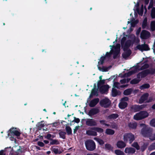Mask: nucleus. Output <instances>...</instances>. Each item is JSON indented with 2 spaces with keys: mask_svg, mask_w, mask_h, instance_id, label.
I'll list each match as a JSON object with an SVG mask.
<instances>
[{
  "mask_svg": "<svg viewBox=\"0 0 155 155\" xmlns=\"http://www.w3.org/2000/svg\"><path fill=\"white\" fill-rule=\"evenodd\" d=\"M140 80L134 78L130 81V83L131 84H138L140 81Z\"/></svg>",
  "mask_w": 155,
  "mask_h": 155,
  "instance_id": "nucleus-33",
  "label": "nucleus"
},
{
  "mask_svg": "<svg viewBox=\"0 0 155 155\" xmlns=\"http://www.w3.org/2000/svg\"><path fill=\"white\" fill-rule=\"evenodd\" d=\"M37 144L39 146L41 147H43L44 146V144L42 142L38 141Z\"/></svg>",
  "mask_w": 155,
  "mask_h": 155,
  "instance_id": "nucleus-61",
  "label": "nucleus"
},
{
  "mask_svg": "<svg viewBox=\"0 0 155 155\" xmlns=\"http://www.w3.org/2000/svg\"><path fill=\"white\" fill-rule=\"evenodd\" d=\"M150 35V33L148 31L143 30L140 34V37L142 39H146L149 38Z\"/></svg>",
  "mask_w": 155,
  "mask_h": 155,
  "instance_id": "nucleus-9",
  "label": "nucleus"
},
{
  "mask_svg": "<svg viewBox=\"0 0 155 155\" xmlns=\"http://www.w3.org/2000/svg\"><path fill=\"white\" fill-rule=\"evenodd\" d=\"M150 87L148 83L144 84L140 87V89L141 90H143L145 89L149 88Z\"/></svg>",
  "mask_w": 155,
  "mask_h": 155,
  "instance_id": "nucleus-29",
  "label": "nucleus"
},
{
  "mask_svg": "<svg viewBox=\"0 0 155 155\" xmlns=\"http://www.w3.org/2000/svg\"><path fill=\"white\" fill-rule=\"evenodd\" d=\"M137 11L138 14L141 16L143 15V9H141V11H140L139 8H137Z\"/></svg>",
  "mask_w": 155,
  "mask_h": 155,
  "instance_id": "nucleus-59",
  "label": "nucleus"
},
{
  "mask_svg": "<svg viewBox=\"0 0 155 155\" xmlns=\"http://www.w3.org/2000/svg\"><path fill=\"white\" fill-rule=\"evenodd\" d=\"M96 87V84H94V88L93 89L92 91L91 92V94L90 96V97H91L92 96H94L96 95V96H97L98 95V92H97L98 90L97 89H96L95 87Z\"/></svg>",
  "mask_w": 155,
  "mask_h": 155,
  "instance_id": "nucleus-20",
  "label": "nucleus"
},
{
  "mask_svg": "<svg viewBox=\"0 0 155 155\" xmlns=\"http://www.w3.org/2000/svg\"><path fill=\"white\" fill-rule=\"evenodd\" d=\"M134 42V40H133L132 41L130 40H127L125 43L123 45V47H122L123 51H125L127 50H128V49L131 46V45L133 44Z\"/></svg>",
  "mask_w": 155,
  "mask_h": 155,
  "instance_id": "nucleus-7",
  "label": "nucleus"
},
{
  "mask_svg": "<svg viewBox=\"0 0 155 155\" xmlns=\"http://www.w3.org/2000/svg\"><path fill=\"white\" fill-rule=\"evenodd\" d=\"M51 135L50 134H48L47 135L45 136V137L47 139L51 140L52 139L51 138Z\"/></svg>",
  "mask_w": 155,
  "mask_h": 155,
  "instance_id": "nucleus-54",
  "label": "nucleus"
},
{
  "mask_svg": "<svg viewBox=\"0 0 155 155\" xmlns=\"http://www.w3.org/2000/svg\"><path fill=\"white\" fill-rule=\"evenodd\" d=\"M140 126L143 127L141 130V134L144 137L149 138L152 133L153 132V129L144 124H140Z\"/></svg>",
  "mask_w": 155,
  "mask_h": 155,
  "instance_id": "nucleus-1",
  "label": "nucleus"
},
{
  "mask_svg": "<svg viewBox=\"0 0 155 155\" xmlns=\"http://www.w3.org/2000/svg\"><path fill=\"white\" fill-rule=\"evenodd\" d=\"M105 80H99L97 83V86L98 87H99L101 85H103L105 83Z\"/></svg>",
  "mask_w": 155,
  "mask_h": 155,
  "instance_id": "nucleus-43",
  "label": "nucleus"
},
{
  "mask_svg": "<svg viewBox=\"0 0 155 155\" xmlns=\"http://www.w3.org/2000/svg\"><path fill=\"white\" fill-rule=\"evenodd\" d=\"M147 18H145L143 21L142 24V28L143 29H145L147 26Z\"/></svg>",
  "mask_w": 155,
  "mask_h": 155,
  "instance_id": "nucleus-30",
  "label": "nucleus"
},
{
  "mask_svg": "<svg viewBox=\"0 0 155 155\" xmlns=\"http://www.w3.org/2000/svg\"><path fill=\"white\" fill-rule=\"evenodd\" d=\"M106 120H100L99 121V122L100 123V124H102L103 125H104L107 126H108L109 125V124L105 123V122H106Z\"/></svg>",
  "mask_w": 155,
  "mask_h": 155,
  "instance_id": "nucleus-49",
  "label": "nucleus"
},
{
  "mask_svg": "<svg viewBox=\"0 0 155 155\" xmlns=\"http://www.w3.org/2000/svg\"><path fill=\"white\" fill-rule=\"evenodd\" d=\"M155 101V96H150V97L148 99L147 101L146 102L150 103L152 101Z\"/></svg>",
  "mask_w": 155,
  "mask_h": 155,
  "instance_id": "nucleus-44",
  "label": "nucleus"
},
{
  "mask_svg": "<svg viewBox=\"0 0 155 155\" xmlns=\"http://www.w3.org/2000/svg\"><path fill=\"white\" fill-rule=\"evenodd\" d=\"M105 58V56H102L100 58V61L98 62V64H103L104 63V61Z\"/></svg>",
  "mask_w": 155,
  "mask_h": 155,
  "instance_id": "nucleus-38",
  "label": "nucleus"
},
{
  "mask_svg": "<svg viewBox=\"0 0 155 155\" xmlns=\"http://www.w3.org/2000/svg\"><path fill=\"white\" fill-rule=\"evenodd\" d=\"M59 132L58 133V134L59 136L60 137L63 139H66L65 135L66 134V133L65 132L60 130Z\"/></svg>",
  "mask_w": 155,
  "mask_h": 155,
  "instance_id": "nucleus-24",
  "label": "nucleus"
},
{
  "mask_svg": "<svg viewBox=\"0 0 155 155\" xmlns=\"http://www.w3.org/2000/svg\"><path fill=\"white\" fill-rule=\"evenodd\" d=\"M150 15L152 19L155 18V7L152 8L151 12Z\"/></svg>",
  "mask_w": 155,
  "mask_h": 155,
  "instance_id": "nucleus-34",
  "label": "nucleus"
},
{
  "mask_svg": "<svg viewBox=\"0 0 155 155\" xmlns=\"http://www.w3.org/2000/svg\"><path fill=\"white\" fill-rule=\"evenodd\" d=\"M115 133L114 131L111 129L108 128L106 130L105 133L110 135H113Z\"/></svg>",
  "mask_w": 155,
  "mask_h": 155,
  "instance_id": "nucleus-28",
  "label": "nucleus"
},
{
  "mask_svg": "<svg viewBox=\"0 0 155 155\" xmlns=\"http://www.w3.org/2000/svg\"><path fill=\"white\" fill-rule=\"evenodd\" d=\"M149 71L147 69L143 71H142L140 72L141 74V78H144L146 77L148 74H149Z\"/></svg>",
  "mask_w": 155,
  "mask_h": 155,
  "instance_id": "nucleus-23",
  "label": "nucleus"
},
{
  "mask_svg": "<svg viewBox=\"0 0 155 155\" xmlns=\"http://www.w3.org/2000/svg\"><path fill=\"white\" fill-rule=\"evenodd\" d=\"M124 152L126 153L133 154L135 153V150L134 148L131 147H127L125 149Z\"/></svg>",
  "mask_w": 155,
  "mask_h": 155,
  "instance_id": "nucleus-16",
  "label": "nucleus"
},
{
  "mask_svg": "<svg viewBox=\"0 0 155 155\" xmlns=\"http://www.w3.org/2000/svg\"><path fill=\"white\" fill-rule=\"evenodd\" d=\"M87 125L90 127L96 126L97 124V121L93 119H87L86 121Z\"/></svg>",
  "mask_w": 155,
  "mask_h": 155,
  "instance_id": "nucleus-8",
  "label": "nucleus"
},
{
  "mask_svg": "<svg viewBox=\"0 0 155 155\" xmlns=\"http://www.w3.org/2000/svg\"><path fill=\"white\" fill-rule=\"evenodd\" d=\"M147 69L149 71V74H155V68H151L150 70Z\"/></svg>",
  "mask_w": 155,
  "mask_h": 155,
  "instance_id": "nucleus-47",
  "label": "nucleus"
},
{
  "mask_svg": "<svg viewBox=\"0 0 155 155\" xmlns=\"http://www.w3.org/2000/svg\"><path fill=\"white\" fill-rule=\"evenodd\" d=\"M98 88H99L100 92L101 93L103 94L108 91L109 88V86L107 84L101 86Z\"/></svg>",
  "mask_w": 155,
  "mask_h": 155,
  "instance_id": "nucleus-12",
  "label": "nucleus"
},
{
  "mask_svg": "<svg viewBox=\"0 0 155 155\" xmlns=\"http://www.w3.org/2000/svg\"><path fill=\"white\" fill-rule=\"evenodd\" d=\"M123 140L125 143H127L128 142L131 144L135 140L134 136L130 132L126 133L124 135Z\"/></svg>",
  "mask_w": 155,
  "mask_h": 155,
  "instance_id": "nucleus-2",
  "label": "nucleus"
},
{
  "mask_svg": "<svg viewBox=\"0 0 155 155\" xmlns=\"http://www.w3.org/2000/svg\"><path fill=\"white\" fill-rule=\"evenodd\" d=\"M126 40V38L125 37H123L121 39V44L122 47H123V45L124 43Z\"/></svg>",
  "mask_w": 155,
  "mask_h": 155,
  "instance_id": "nucleus-53",
  "label": "nucleus"
},
{
  "mask_svg": "<svg viewBox=\"0 0 155 155\" xmlns=\"http://www.w3.org/2000/svg\"><path fill=\"white\" fill-rule=\"evenodd\" d=\"M148 115L149 114L146 111H142L136 114L134 116V118L137 120H141L147 117Z\"/></svg>",
  "mask_w": 155,
  "mask_h": 155,
  "instance_id": "nucleus-3",
  "label": "nucleus"
},
{
  "mask_svg": "<svg viewBox=\"0 0 155 155\" xmlns=\"http://www.w3.org/2000/svg\"><path fill=\"white\" fill-rule=\"evenodd\" d=\"M105 148L106 149L110 150L113 149V147L109 144L106 143L105 144Z\"/></svg>",
  "mask_w": 155,
  "mask_h": 155,
  "instance_id": "nucleus-45",
  "label": "nucleus"
},
{
  "mask_svg": "<svg viewBox=\"0 0 155 155\" xmlns=\"http://www.w3.org/2000/svg\"><path fill=\"white\" fill-rule=\"evenodd\" d=\"M124 141L122 140H119L117 143V147L120 148H122L126 146V143Z\"/></svg>",
  "mask_w": 155,
  "mask_h": 155,
  "instance_id": "nucleus-14",
  "label": "nucleus"
},
{
  "mask_svg": "<svg viewBox=\"0 0 155 155\" xmlns=\"http://www.w3.org/2000/svg\"><path fill=\"white\" fill-rule=\"evenodd\" d=\"M91 129L92 130H94L99 133H102L104 131V130L102 128L99 127H92Z\"/></svg>",
  "mask_w": 155,
  "mask_h": 155,
  "instance_id": "nucleus-26",
  "label": "nucleus"
},
{
  "mask_svg": "<svg viewBox=\"0 0 155 155\" xmlns=\"http://www.w3.org/2000/svg\"><path fill=\"white\" fill-rule=\"evenodd\" d=\"M129 100V98L128 97H125L122 98L121 99V101H127Z\"/></svg>",
  "mask_w": 155,
  "mask_h": 155,
  "instance_id": "nucleus-60",
  "label": "nucleus"
},
{
  "mask_svg": "<svg viewBox=\"0 0 155 155\" xmlns=\"http://www.w3.org/2000/svg\"><path fill=\"white\" fill-rule=\"evenodd\" d=\"M119 116L117 114H112L107 117V118L108 119H116Z\"/></svg>",
  "mask_w": 155,
  "mask_h": 155,
  "instance_id": "nucleus-25",
  "label": "nucleus"
},
{
  "mask_svg": "<svg viewBox=\"0 0 155 155\" xmlns=\"http://www.w3.org/2000/svg\"><path fill=\"white\" fill-rule=\"evenodd\" d=\"M43 122V121L38 123L37 126V128L38 130H41L42 128L45 127L44 124L42 123Z\"/></svg>",
  "mask_w": 155,
  "mask_h": 155,
  "instance_id": "nucleus-40",
  "label": "nucleus"
},
{
  "mask_svg": "<svg viewBox=\"0 0 155 155\" xmlns=\"http://www.w3.org/2000/svg\"><path fill=\"white\" fill-rule=\"evenodd\" d=\"M51 141L50 142V145H58L60 144V142L58 140L53 139L51 140Z\"/></svg>",
  "mask_w": 155,
  "mask_h": 155,
  "instance_id": "nucleus-32",
  "label": "nucleus"
},
{
  "mask_svg": "<svg viewBox=\"0 0 155 155\" xmlns=\"http://www.w3.org/2000/svg\"><path fill=\"white\" fill-rule=\"evenodd\" d=\"M127 105L128 104L127 102L121 101L119 103L118 106L120 108L123 109L126 107Z\"/></svg>",
  "mask_w": 155,
  "mask_h": 155,
  "instance_id": "nucleus-19",
  "label": "nucleus"
},
{
  "mask_svg": "<svg viewBox=\"0 0 155 155\" xmlns=\"http://www.w3.org/2000/svg\"><path fill=\"white\" fill-rule=\"evenodd\" d=\"M135 71L132 70L128 72L127 73H126L124 74L125 76H126V77H129L132 75V74H134L135 73Z\"/></svg>",
  "mask_w": 155,
  "mask_h": 155,
  "instance_id": "nucleus-39",
  "label": "nucleus"
},
{
  "mask_svg": "<svg viewBox=\"0 0 155 155\" xmlns=\"http://www.w3.org/2000/svg\"><path fill=\"white\" fill-rule=\"evenodd\" d=\"M148 93H145L141 96L139 100V103L140 104L143 103L146 100L149 96Z\"/></svg>",
  "mask_w": 155,
  "mask_h": 155,
  "instance_id": "nucleus-11",
  "label": "nucleus"
},
{
  "mask_svg": "<svg viewBox=\"0 0 155 155\" xmlns=\"http://www.w3.org/2000/svg\"><path fill=\"white\" fill-rule=\"evenodd\" d=\"M85 145L87 149L88 150L92 151L96 148V145L95 142L92 140H87L85 143Z\"/></svg>",
  "mask_w": 155,
  "mask_h": 155,
  "instance_id": "nucleus-4",
  "label": "nucleus"
},
{
  "mask_svg": "<svg viewBox=\"0 0 155 155\" xmlns=\"http://www.w3.org/2000/svg\"><path fill=\"white\" fill-rule=\"evenodd\" d=\"M21 133L18 131L16 130L12 135H14L17 137H19L20 136Z\"/></svg>",
  "mask_w": 155,
  "mask_h": 155,
  "instance_id": "nucleus-51",
  "label": "nucleus"
},
{
  "mask_svg": "<svg viewBox=\"0 0 155 155\" xmlns=\"http://www.w3.org/2000/svg\"><path fill=\"white\" fill-rule=\"evenodd\" d=\"M143 64V65L141 67L140 69H139V70H143L148 68L149 67V64L147 63L144 64Z\"/></svg>",
  "mask_w": 155,
  "mask_h": 155,
  "instance_id": "nucleus-36",
  "label": "nucleus"
},
{
  "mask_svg": "<svg viewBox=\"0 0 155 155\" xmlns=\"http://www.w3.org/2000/svg\"><path fill=\"white\" fill-rule=\"evenodd\" d=\"M99 112V109L97 108H94L91 109L88 112V115L91 117L98 114Z\"/></svg>",
  "mask_w": 155,
  "mask_h": 155,
  "instance_id": "nucleus-10",
  "label": "nucleus"
},
{
  "mask_svg": "<svg viewBox=\"0 0 155 155\" xmlns=\"http://www.w3.org/2000/svg\"><path fill=\"white\" fill-rule=\"evenodd\" d=\"M148 144L144 143L140 147V150L142 152H143L147 148Z\"/></svg>",
  "mask_w": 155,
  "mask_h": 155,
  "instance_id": "nucleus-41",
  "label": "nucleus"
},
{
  "mask_svg": "<svg viewBox=\"0 0 155 155\" xmlns=\"http://www.w3.org/2000/svg\"><path fill=\"white\" fill-rule=\"evenodd\" d=\"M16 130L14 128H12L10 129V131L11 134L12 135L14 133V132H15V131Z\"/></svg>",
  "mask_w": 155,
  "mask_h": 155,
  "instance_id": "nucleus-63",
  "label": "nucleus"
},
{
  "mask_svg": "<svg viewBox=\"0 0 155 155\" xmlns=\"http://www.w3.org/2000/svg\"><path fill=\"white\" fill-rule=\"evenodd\" d=\"M121 92L119 91H117L114 88H113L112 90V96L113 97H115L117 95H121Z\"/></svg>",
  "mask_w": 155,
  "mask_h": 155,
  "instance_id": "nucleus-17",
  "label": "nucleus"
},
{
  "mask_svg": "<svg viewBox=\"0 0 155 155\" xmlns=\"http://www.w3.org/2000/svg\"><path fill=\"white\" fill-rule=\"evenodd\" d=\"M52 151L56 154H60L61 153V152L59 150L58 148H55L52 147Z\"/></svg>",
  "mask_w": 155,
  "mask_h": 155,
  "instance_id": "nucleus-35",
  "label": "nucleus"
},
{
  "mask_svg": "<svg viewBox=\"0 0 155 155\" xmlns=\"http://www.w3.org/2000/svg\"><path fill=\"white\" fill-rule=\"evenodd\" d=\"M111 104L110 100L107 98H105L101 100L100 104L102 107L108 108L110 107Z\"/></svg>",
  "mask_w": 155,
  "mask_h": 155,
  "instance_id": "nucleus-5",
  "label": "nucleus"
},
{
  "mask_svg": "<svg viewBox=\"0 0 155 155\" xmlns=\"http://www.w3.org/2000/svg\"><path fill=\"white\" fill-rule=\"evenodd\" d=\"M130 110L131 111L134 112H137L140 111L139 105H132L130 107Z\"/></svg>",
  "mask_w": 155,
  "mask_h": 155,
  "instance_id": "nucleus-15",
  "label": "nucleus"
},
{
  "mask_svg": "<svg viewBox=\"0 0 155 155\" xmlns=\"http://www.w3.org/2000/svg\"><path fill=\"white\" fill-rule=\"evenodd\" d=\"M99 99L98 98H94L91 100L90 102L89 105L91 107H94L99 102Z\"/></svg>",
  "mask_w": 155,
  "mask_h": 155,
  "instance_id": "nucleus-13",
  "label": "nucleus"
},
{
  "mask_svg": "<svg viewBox=\"0 0 155 155\" xmlns=\"http://www.w3.org/2000/svg\"><path fill=\"white\" fill-rule=\"evenodd\" d=\"M140 108V110H142L144 108H145L147 106V104H143L141 105H139Z\"/></svg>",
  "mask_w": 155,
  "mask_h": 155,
  "instance_id": "nucleus-56",
  "label": "nucleus"
},
{
  "mask_svg": "<svg viewBox=\"0 0 155 155\" xmlns=\"http://www.w3.org/2000/svg\"><path fill=\"white\" fill-rule=\"evenodd\" d=\"M109 70V68L103 66L102 68V72H106L108 71Z\"/></svg>",
  "mask_w": 155,
  "mask_h": 155,
  "instance_id": "nucleus-57",
  "label": "nucleus"
},
{
  "mask_svg": "<svg viewBox=\"0 0 155 155\" xmlns=\"http://www.w3.org/2000/svg\"><path fill=\"white\" fill-rule=\"evenodd\" d=\"M120 83L118 82H114V87L119 88Z\"/></svg>",
  "mask_w": 155,
  "mask_h": 155,
  "instance_id": "nucleus-52",
  "label": "nucleus"
},
{
  "mask_svg": "<svg viewBox=\"0 0 155 155\" xmlns=\"http://www.w3.org/2000/svg\"><path fill=\"white\" fill-rule=\"evenodd\" d=\"M97 141L99 144L101 145H102L104 144V141L100 139H98L97 140Z\"/></svg>",
  "mask_w": 155,
  "mask_h": 155,
  "instance_id": "nucleus-55",
  "label": "nucleus"
},
{
  "mask_svg": "<svg viewBox=\"0 0 155 155\" xmlns=\"http://www.w3.org/2000/svg\"><path fill=\"white\" fill-rule=\"evenodd\" d=\"M132 90L131 88H128L125 90L123 92V94L125 95H128L131 94Z\"/></svg>",
  "mask_w": 155,
  "mask_h": 155,
  "instance_id": "nucleus-27",
  "label": "nucleus"
},
{
  "mask_svg": "<svg viewBox=\"0 0 155 155\" xmlns=\"http://www.w3.org/2000/svg\"><path fill=\"white\" fill-rule=\"evenodd\" d=\"M65 129L68 135H71L72 134V129L70 127L67 126L66 127Z\"/></svg>",
  "mask_w": 155,
  "mask_h": 155,
  "instance_id": "nucleus-31",
  "label": "nucleus"
},
{
  "mask_svg": "<svg viewBox=\"0 0 155 155\" xmlns=\"http://www.w3.org/2000/svg\"><path fill=\"white\" fill-rule=\"evenodd\" d=\"M114 51H113V58L114 59H116L118 57V56L120 52V50L117 49L116 47H114Z\"/></svg>",
  "mask_w": 155,
  "mask_h": 155,
  "instance_id": "nucleus-21",
  "label": "nucleus"
},
{
  "mask_svg": "<svg viewBox=\"0 0 155 155\" xmlns=\"http://www.w3.org/2000/svg\"><path fill=\"white\" fill-rule=\"evenodd\" d=\"M150 28L152 31H155V21H152L150 23Z\"/></svg>",
  "mask_w": 155,
  "mask_h": 155,
  "instance_id": "nucleus-37",
  "label": "nucleus"
},
{
  "mask_svg": "<svg viewBox=\"0 0 155 155\" xmlns=\"http://www.w3.org/2000/svg\"><path fill=\"white\" fill-rule=\"evenodd\" d=\"M126 51V52L123 53L122 54L123 58L125 59L129 57L132 53L130 49L127 50Z\"/></svg>",
  "mask_w": 155,
  "mask_h": 155,
  "instance_id": "nucleus-18",
  "label": "nucleus"
},
{
  "mask_svg": "<svg viewBox=\"0 0 155 155\" xmlns=\"http://www.w3.org/2000/svg\"><path fill=\"white\" fill-rule=\"evenodd\" d=\"M149 139L151 140H155V133L153 134V133H152V134L150 135Z\"/></svg>",
  "mask_w": 155,
  "mask_h": 155,
  "instance_id": "nucleus-50",
  "label": "nucleus"
},
{
  "mask_svg": "<svg viewBox=\"0 0 155 155\" xmlns=\"http://www.w3.org/2000/svg\"><path fill=\"white\" fill-rule=\"evenodd\" d=\"M137 124L136 122H130L128 124V127L129 128L132 129H135L137 128Z\"/></svg>",
  "mask_w": 155,
  "mask_h": 155,
  "instance_id": "nucleus-22",
  "label": "nucleus"
},
{
  "mask_svg": "<svg viewBox=\"0 0 155 155\" xmlns=\"http://www.w3.org/2000/svg\"><path fill=\"white\" fill-rule=\"evenodd\" d=\"M150 124L151 126L155 127V118L153 119L150 121Z\"/></svg>",
  "mask_w": 155,
  "mask_h": 155,
  "instance_id": "nucleus-48",
  "label": "nucleus"
},
{
  "mask_svg": "<svg viewBox=\"0 0 155 155\" xmlns=\"http://www.w3.org/2000/svg\"><path fill=\"white\" fill-rule=\"evenodd\" d=\"M150 147L152 150H155V142L150 145Z\"/></svg>",
  "mask_w": 155,
  "mask_h": 155,
  "instance_id": "nucleus-62",
  "label": "nucleus"
},
{
  "mask_svg": "<svg viewBox=\"0 0 155 155\" xmlns=\"http://www.w3.org/2000/svg\"><path fill=\"white\" fill-rule=\"evenodd\" d=\"M74 120L72 121V122H74L77 123H79L80 121L79 119L78 118H76V117H74Z\"/></svg>",
  "mask_w": 155,
  "mask_h": 155,
  "instance_id": "nucleus-58",
  "label": "nucleus"
},
{
  "mask_svg": "<svg viewBox=\"0 0 155 155\" xmlns=\"http://www.w3.org/2000/svg\"><path fill=\"white\" fill-rule=\"evenodd\" d=\"M137 22H138V21H137V20L135 21L134 22H132L131 24V26L132 27H134L135 26V24H137Z\"/></svg>",
  "mask_w": 155,
  "mask_h": 155,
  "instance_id": "nucleus-64",
  "label": "nucleus"
},
{
  "mask_svg": "<svg viewBox=\"0 0 155 155\" xmlns=\"http://www.w3.org/2000/svg\"><path fill=\"white\" fill-rule=\"evenodd\" d=\"M132 146L135 147L137 150H139L140 149V146L137 142H134L132 144Z\"/></svg>",
  "mask_w": 155,
  "mask_h": 155,
  "instance_id": "nucleus-42",
  "label": "nucleus"
},
{
  "mask_svg": "<svg viewBox=\"0 0 155 155\" xmlns=\"http://www.w3.org/2000/svg\"><path fill=\"white\" fill-rule=\"evenodd\" d=\"M115 152L117 155H124V153L120 150H116Z\"/></svg>",
  "mask_w": 155,
  "mask_h": 155,
  "instance_id": "nucleus-46",
  "label": "nucleus"
},
{
  "mask_svg": "<svg viewBox=\"0 0 155 155\" xmlns=\"http://www.w3.org/2000/svg\"><path fill=\"white\" fill-rule=\"evenodd\" d=\"M139 50L142 51H147L150 50V49L149 47V45L145 43L140 45H138L135 48V50Z\"/></svg>",
  "mask_w": 155,
  "mask_h": 155,
  "instance_id": "nucleus-6",
  "label": "nucleus"
}]
</instances>
